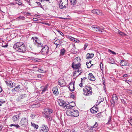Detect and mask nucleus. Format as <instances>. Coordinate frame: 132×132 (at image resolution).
<instances>
[{"instance_id": "obj_1", "label": "nucleus", "mask_w": 132, "mask_h": 132, "mask_svg": "<svg viewBox=\"0 0 132 132\" xmlns=\"http://www.w3.org/2000/svg\"><path fill=\"white\" fill-rule=\"evenodd\" d=\"M31 39L33 40L34 44L37 47H43L41 50L43 54L47 55L49 54V49L48 46L46 45L44 46L43 44L41 43L37 37H32Z\"/></svg>"}, {"instance_id": "obj_2", "label": "nucleus", "mask_w": 132, "mask_h": 132, "mask_svg": "<svg viewBox=\"0 0 132 132\" xmlns=\"http://www.w3.org/2000/svg\"><path fill=\"white\" fill-rule=\"evenodd\" d=\"M44 112H43V116L47 119L48 121H51L52 119L50 114L52 113V110L50 109L45 108L44 109Z\"/></svg>"}, {"instance_id": "obj_3", "label": "nucleus", "mask_w": 132, "mask_h": 132, "mask_svg": "<svg viewBox=\"0 0 132 132\" xmlns=\"http://www.w3.org/2000/svg\"><path fill=\"white\" fill-rule=\"evenodd\" d=\"M84 94L85 96H90L92 94V88L90 86H86L83 89Z\"/></svg>"}, {"instance_id": "obj_4", "label": "nucleus", "mask_w": 132, "mask_h": 132, "mask_svg": "<svg viewBox=\"0 0 132 132\" xmlns=\"http://www.w3.org/2000/svg\"><path fill=\"white\" fill-rule=\"evenodd\" d=\"M28 118H22L19 124L23 127L27 128L28 126Z\"/></svg>"}, {"instance_id": "obj_5", "label": "nucleus", "mask_w": 132, "mask_h": 132, "mask_svg": "<svg viewBox=\"0 0 132 132\" xmlns=\"http://www.w3.org/2000/svg\"><path fill=\"white\" fill-rule=\"evenodd\" d=\"M59 7L61 9L66 8L68 6V0H60L59 2Z\"/></svg>"}, {"instance_id": "obj_6", "label": "nucleus", "mask_w": 132, "mask_h": 132, "mask_svg": "<svg viewBox=\"0 0 132 132\" xmlns=\"http://www.w3.org/2000/svg\"><path fill=\"white\" fill-rule=\"evenodd\" d=\"M80 63L77 64H75L74 62H73L72 64V67L74 69H75V70H79V72L81 71L80 70Z\"/></svg>"}, {"instance_id": "obj_7", "label": "nucleus", "mask_w": 132, "mask_h": 132, "mask_svg": "<svg viewBox=\"0 0 132 132\" xmlns=\"http://www.w3.org/2000/svg\"><path fill=\"white\" fill-rule=\"evenodd\" d=\"M23 43L22 42H19L16 43L14 44L13 48L16 50L17 51L18 49L20 47L23 45Z\"/></svg>"}, {"instance_id": "obj_8", "label": "nucleus", "mask_w": 132, "mask_h": 132, "mask_svg": "<svg viewBox=\"0 0 132 132\" xmlns=\"http://www.w3.org/2000/svg\"><path fill=\"white\" fill-rule=\"evenodd\" d=\"M26 50V47L23 43L22 45L18 49L17 51L19 52L24 53Z\"/></svg>"}, {"instance_id": "obj_9", "label": "nucleus", "mask_w": 132, "mask_h": 132, "mask_svg": "<svg viewBox=\"0 0 132 132\" xmlns=\"http://www.w3.org/2000/svg\"><path fill=\"white\" fill-rule=\"evenodd\" d=\"M49 129L47 125H42L41 127V129L40 131V132H48Z\"/></svg>"}, {"instance_id": "obj_10", "label": "nucleus", "mask_w": 132, "mask_h": 132, "mask_svg": "<svg viewBox=\"0 0 132 132\" xmlns=\"http://www.w3.org/2000/svg\"><path fill=\"white\" fill-rule=\"evenodd\" d=\"M92 28L93 29V30L95 31L99 32H102L101 28L99 27L96 25H93L92 26Z\"/></svg>"}, {"instance_id": "obj_11", "label": "nucleus", "mask_w": 132, "mask_h": 132, "mask_svg": "<svg viewBox=\"0 0 132 132\" xmlns=\"http://www.w3.org/2000/svg\"><path fill=\"white\" fill-rule=\"evenodd\" d=\"M58 103L60 106L65 107L67 105V103L64 101L62 100H59L58 101Z\"/></svg>"}, {"instance_id": "obj_12", "label": "nucleus", "mask_w": 132, "mask_h": 132, "mask_svg": "<svg viewBox=\"0 0 132 132\" xmlns=\"http://www.w3.org/2000/svg\"><path fill=\"white\" fill-rule=\"evenodd\" d=\"M26 94H21L20 95L16 98V101L17 102H21L22 99L26 97Z\"/></svg>"}, {"instance_id": "obj_13", "label": "nucleus", "mask_w": 132, "mask_h": 132, "mask_svg": "<svg viewBox=\"0 0 132 132\" xmlns=\"http://www.w3.org/2000/svg\"><path fill=\"white\" fill-rule=\"evenodd\" d=\"M58 82L59 84L61 86H64L66 85V82L63 79H59L58 80Z\"/></svg>"}, {"instance_id": "obj_14", "label": "nucleus", "mask_w": 132, "mask_h": 132, "mask_svg": "<svg viewBox=\"0 0 132 132\" xmlns=\"http://www.w3.org/2000/svg\"><path fill=\"white\" fill-rule=\"evenodd\" d=\"M118 97L116 94H113L112 96V100L111 101L112 104H113L117 102L118 100Z\"/></svg>"}, {"instance_id": "obj_15", "label": "nucleus", "mask_w": 132, "mask_h": 132, "mask_svg": "<svg viewBox=\"0 0 132 132\" xmlns=\"http://www.w3.org/2000/svg\"><path fill=\"white\" fill-rule=\"evenodd\" d=\"M88 79L91 81H94L95 80V79L93 74L91 73H89L88 76Z\"/></svg>"}, {"instance_id": "obj_16", "label": "nucleus", "mask_w": 132, "mask_h": 132, "mask_svg": "<svg viewBox=\"0 0 132 132\" xmlns=\"http://www.w3.org/2000/svg\"><path fill=\"white\" fill-rule=\"evenodd\" d=\"M69 90L71 91H73L75 89L74 84L73 83H70L69 84Z\"/></svg>"}, {"instance_id": "obj_17", "label": "nucleus", "mask_w": 132, "mask_h": 132, "mask_svg": "<svg viewBox=\"0 0 132 132\" xmlns=\"http://www.w3.org/2000/svg\"><path fill=\"white\" fill-rule=\"evenodd\" d=\"M72 111L73 116L74 117H77L79 116V113L78 110H74Z\"/></svg>"}, {"instance_id": "obj_18", "label": "nucleus", "mask_w": 132, "mask_h": 132, "mask_svg": "<svg viewBox=\"0 0 132 132\" xmlns=\"http://www.w3.org/2000/svg\"><path fill=\"white\" fill-rule=\"evenodd\" d=\"M52 91L53 92V94L55 95H58L59 93L57 87H54L53 88Z\"/></svg>"}, {"instance_id": "obj_19", "label": "nucleus", "mask_w": 132, "mask_h": 132, "mask_svg": "<svg viewBox=\"0 0 132 132\" xmlns=\"http://www.w3.org/2000/svg\"><path fill=\"white\" fill-rule=\"evenodd\" d=\"M60 56L61 57L64 55L66 50L64 48H63L60 50Z\"/></svg>"}, {"instance_id": "obj_20", "label": "nucleus", "mask_w": 132, "mask_h": 132, "mask_svg": "<svg viewBox=\"0 0 132 132\" xmlns=\"http://www.w3.org/2000/svg\"><path fill=\"white\" fill-rule=\"evenodd\" d=\"M94 56V54H89L88 53L86 55V58L87 59H90L91 58L93 57Z\"/></svg>"}, {"instance_id": "obj_21", "label": "nucleus", "mask_w": 132, "mask_h": 132, "mask_svg": "<svg viewBox=\"0 0 132 132\" xmlns=\"http://www.w3.org/2000/svg\"><path fill=\"white\" fill-rule=\"evenodd\" d=\"M62 42L60 41L59 39L57 40L54 42V43L56 45V47H58V46L62 43Z\"/></svg>"}, {"instance_id": "obj_22", "label": "nucleus", "mask_w": 132, "mask_h": 132, "mask_svg": "<svg viewBox=\"0 0 132 132\" xmlns=\"http://www.w3.org/2000/svg\"><path fill=\"white\" fill-rule=\"evenodd\" d=\"M19 119V116L18 115H14L12 118V120L14 121H16Z\"/></svg>"}, {"instance_id": "obj_23", "label": "nucleus", "mask_w": 132, "mask_h": 132, "mask_svg": "<svg viewBox=\"0 0 132 132\" xmlns=\"http://www.w3.org/2000/svg\"><path fill=\"white\" fill-rule=\"evenodd\" d=\"M108 61L109 63H111L112 64H114L115 63L114 59L112 57L109 58L108 59Z\"/></svg>"}, {"instance_id": "obj_24", "label": "nucleus", "mask_w": 132, "mask_h": 132, "mask_svg": "<svg viewBox=\"0 0 132 132\" xmlns=\"http://www.w3.org/2000/svg\"><path fill=\"white\" fill-rule=\"evenodd\" d=\"M73 103V105H69L67 104V105L65 106V107H66L67 109H69L72 108V107L75 106V103Z\"/></svg>"}, {"instance_id": "obj_25", "label": "nucleus", "mask_w": 132, "mask_h": 132, "mask_svg": "<svg viewBox=\"0 0 132 132\" xmlns=\"http://www.w3.org/2000/svg\"><path fill=\"white\" fill-rule=\"evenodd\" d=\"M98 126V124L97 123V122H96L94 125L92 126L89 128L90 131H92L93 129V128L97 127Z\"/></svg>"}, {"instance_id": "obj_26", "label": "nucleus", "mask_w": 132, "mask_h": 132, "mask_svg": "<svg viewBox=\"0 0 132 132\" xmlns=\"http://www.w3.org/2000/svg\"><path fill=\"white\" fill-rule=\"evenodd\" d=\"M71 4L72 5H75L77 3V0H69Z\"/></svg>"}, {"instance_id": "obj_27", "label": "nucleus", "mask_w": 132, "mask_h": 132, "mask_svg": "<svg viewBox=\"0 0 132 132\" xmlns=\"http://www.w3.org/2000/svg\"><path fill=\"white\" fill-rule=\"evenodd\" d=\"M127 62L123 60H122L120 62V64L122 66L127 65Z\"/></svg>"}, {"instance_id": "obj_28", "label": "nucleus", "mask_w": 132, "mask_h": 132, "mask_svg": "<svg viewBox=\"0 0 132 132\" xmlns=\"http://www.w3.org/2000/svg\"><path fill=\"white\" fill-rule=\"evenodd\" d=\"M15 90V91L18 92L20 90V88L19 85H18L14 88Z\"/></svg>"}, {"instance_id": "obj_29", "label": "nucleus", "mask_w": 132, "mask_h": 132, "mask_svg": "<svg viewBox=\"0 0 132 132\" xmlns=\"http://www.w3.org/2000/svg\"><path fill=\"white\" fill-rule=\"evenodd\" d=\"M79 70H75V72L73 73V77L74 79L76 78H77L78 76H77L76 75V73H77V72H79Z\"/></svg>"}, {"instance_id": "obj_30", "label": "nucleus", "mask_w": 132, "mask_h": 132, "mask_svg": "<svg viewBox=\"0 0 132 132\" xmlns=\"http://www.w3.org/2000/svg\"><path fill=\"white\" fill-rule=\"evenodd\" d=\"M31 125L32 126H33L35 128L37 129L38 127V125H36L34 123L31 122Z\"/></svg>"}, {"instance_id": "obj_31", "label": "nucleus", "mask_w": 132, "mask_h": 132, "mask_svg": "<svg viewBox=\"0 0 132 132\" xmlns=\"http://www.w3.org/2000/svg\"><path fill=\"white\" fill-rule=\"evenodd\" d=\"M96 14L100 16H102L103 15V14L102 13V11L100 10H98V11H97Z\"/></svg>"}, {"instance_id": "obj_32", "label": "nucleus", "mask_w": 132, "mask_h": 132, "mask_svg": "<svg viewBox=\"0 0 132 132\" xmlns=\"http://www.w3.org/2000/svg\"><path fill=\"white\" fill-rule=\"evenodd\" d=\"M69 116H73V114H72V111H69L67 112L66 113Z\"/></svg>"}, {"instance_id": "obj_33", "label": "nucleus", "mask_w": 132, "mask_h": 132, "mask_svg": "<svg viewBox=\"0 0 132 132\" xmlns=\"http://www.w3.org/2000/svg\"><path fill=\"white\" fill-rule=\"evenodd\" d=\"M84 11L82 10H78L76 11H75V12L78 14H81L84 13Z\"/></svg>"}, {"instance_id": "obj_34", "label": "nucleus", "mask_w": 132, "mask_h": 132, "mask_svg": "<svg viewBox=\"0 0 132 132\" xmlns=\"http://www.w3.org/2000/svg\"><path fill=\"white\" fill-rule=\"evenodd\" d=\"M12 126H14V127H15L17 129L20 127V126L18 125V124L15 125L14 124H12L10 125V127H12Z\"/></svg>"}, {"instance_id": "obj_35", "label": "nucleus", "mask_w": 132, "mask_h": 132, "mask_svg": "<svg viewBox=\"0 0 132 132\" xmlns=\"http://www.w3.org/2000/svg\"><path fill=\"white\" fill-rule=\"evenodd\" d=\"M94 108H91L90 109V111L92 113H96L97 111L95 110H94L93 109Z\"/></svg>"}, {"instance_id": "obj_36", "label": "nucleus", "mask_w": 132, "mask_h": 132, "mask_svg": "<svg viewBox=\"0 0 132 132\" xmlns=\"http://www.w3.org/2000/svg\"><path fill=\"white\" fill-rule=\"evenodd\" d=\"M25 17L23 16H20L16 18V20H18L19 19L23 20L25 19Z\"/></svg>"}, {"instance_id": "obj_37", "label": "nucleus", "mask_w": 132, "mask_h": 132, "mask_svg": "<svg viewBox=\"0 0 132 132\" xmlns=\"http://www.w3.org/2000/svg\"><path fill=\"white\" fill-rule=\"evenodd\" d=\"M5 82L7 85L10 87L11 85V84L12 83V81H5Z\"/></svg>"}, {"instance_id": "obj_38", "label": "nucleus", "mask_w": 132, "mask_h": 132, "mask_svg": "<svg viewBox=\"0 0 132 132\" xmlns=\"http://www.w3.org/2000/svg\"><path fill=\"white\" fill-rule=\"evenodd\" d=\"M36 3L37 4V5L38 6H39V7H40L41 8H42V9H43L44 10V7L42 6V5L41 3L40 2H36Z\"/></svg>"}, {"instance_id": "obj_39", "label": "nucleus", "mask_w": 132, "mask_h": 132, "mask_svg": "<svg viewBox=\"0 0 132 132\" xmlns=\"http://www.w3.org/2000/svg\"><path fill=\"white\" fill-rule=\"evenodd\" d=\"M111 120V116H110L108 118V122L106 123V124H110V122Z\"/></svg>"}, {"instance_id": "obj_40", "label": "nucleus", "mask_w": 132, "mask_h": 132, "mask_svg": "<svg viewBox=\"0 0 132 132\" xmlns=\"http://www.w3.org/2000/svg\"><path fill=\"white\" fill-rule=\"evenodd\" d=\"M35 71H38L42 73H43L44 72V71L43 69H39V68H38V69L37 70H35Z\"/></svg>"}, {"instance_id": "obj_41", "label": "nucleus", "mask_w": 132, "mask_h": 132, "mask_svg": "<svg viewBox=\"0 0 132 132\" xmlns=\"http://www.w3.org/2000/svg\"><path fill=\"white\" fill-rule=\"evenodd\" d=\"M47 90V87L45 86L44 87L43 89L42 90V92H41V94H43Z\"/></svg>"}, {"instance_id": "obj_42", "label": "nucleus", "mask_w": 132, "mask_h": 132, "mask_svg": "<svg viewBox=\"0 0 132 132\" xmlns=\"http://www.w3.org/2000/svg\"><path fill=\"white\" fill-rule=\"evenodd\" d=\"M97 11H98V10L97 9H94L92 10V13L96 14Z\"/></svg>"}, {"instance_id": "obj_43", "label": "nucleus", "mask_w": 132, "mask_h": 132, "mask_svg": "<svg viewBox=\"0 0 132 132\" xmlns=\"http://www.w3.org/2000/svg\"><path fill=\"white\" fill-rule=\"evenodd\" d=\"M86 64L87 65V68H90L92 66V64H91V63L88 64V62H86Z\"/></svg>"}, {"instance_id": "obj_44", "label": "nucleus", "mask_w": 132, "mask_h": 132, "mask_svg": "<svg viewBox=\"0 0 132 132\" xmlns=\"http://www.w3.org/2000/svg\"><path fill=\"white\" fill-rule=\"evenodd\" d=\"M75 94L73 92H72L71 94V96L70 97L71 98L74 99V98L75 97V95H74Z\"/></svg>"}, {"instance_id": "obj_45", "label": "nucleus", "mask_w": 132, "mask_h": 132, "mask_svg": "<svg viewBox=\"0 0 132 132\" xmlns=\"http://www.w3.org/2000/svg\"><path fill=\"white\" fill-rule=\"evenodd\" d=\"M100 68L102 70L103 69V65L101 62L100 65Z\"/></svg>"}, {"instance_id": "obj_46", "label": "nucleus", "mask_w": 132, "mask_h": 132, "mask_svg": "<svg viewBox=\"0 0 132 132\" xmlns=\"http://www.w3.org/2000/svg\"><path fill=\"white\" fill-rule=\"evenodd\" d=\"M102 80H103V84L104 85V86H105V80L104 77H102Z\"/></svg>"}, {"instance_id": "obj_47", "label": "nucleus", "mask_w": 132, "mask_h": 132, "mask_svg": "<svg viewBox=\"0 0 132 132\" xmlns=\"http://www.w3.org/2000/svg\"><path fill=\"white\" fill-rule=\"evenodd\" d=\"M15 84L14 82H12V83H11V85L10 87L12 88L13 86H15Z\"/></svg>"}, {"instance_id": "obj_48", "label": "nucleus", "mask_w": 132, "mask_h": 132, "mask_svg": "<svg viewBox=\"0 0 132 132\" xmlns=\"http://www.w3.org/2000/svg\"><path fill=\"white\" fill-rule=\"evenodd\" d=\"M121 102L123 104L125 105L126 104V101H125V100L123 99H122L121 100Z\"/></svg>"}, {"instance_id": "obj_49", "label": "nucleus", "mask_w": 132, "mask_h": 132, "mask_svg": "<svg viewBox=\"0 0 132 132\" xmlns=\"http://www.w3.org/2000/svg\"><path fill=\"white\" fill-rule=\"evenodd\" d=\"M109 52H110L112 53L114 55H116V53L113 51H112V50H109Z\"/></svg>"}, {"instance_id": "obj_50", "label": "nucleus", "mask_w": 132, "mask_h": 132, "mask_svg": "<svg viewBox=\"0 0 132 132\" xmlns=\"http://www.w3.org/2000/svg\"><path fill=\"white\" fill-rule=\"evenodd\" d=\"M33 60L34 61L36 62H39L40 59L37 58H35Z\"/></svg>"}, {"instance_id": "obj_51", "label": "nucleus", "mask_w": 132, "mask_h": 132, "mask_svg": "<svg viewBox=\"0 0 132 132\" xmlns=\"http://www.w3.org/2000/svg\"><path fill=\"white\" fill-rule=\"evenodd\" d=\"M118 33L121 36H123L124 34L123 32L119 30L118 31Z\"/></svg>"}, {"instance_id": "obj_52", "label": "nucleus", "mask_w": 132, "mask_h": 132, "mask_svg": "<svg viewBox=\"0 0 132 132\" xmlns=\"http://www.w3.org/2000/svg\"><path fill=\"white\" fill-rule=\"evenodd\" d=\"M16 3L17 4H18V5H21L22 4V3L21 2H20V1L19 2H16Z\"/></svg>"}, {"instance_id": "obj_53", "label": "nucleus", "mask_w": 132, "mask_h": 132, "mask_svg": "<svg viewBox=\"0 0 132 132\" xmlns=\"http://www.w3.org/2000/svg\"><path fill=\"white\" fill-rule=\"evenodd\" d=\"M36 116V115L35 114H32L30 116L32 119H34Z\"/></svg>"}, {"instance_id": "obj_54", "label": "nucleus", "mask_w": 132, "mask_h": 132, "mask_svg": "<svg viewBox=\"0 0 132 132\" xmlns=\"http://www.w3.org/2000/svg\"><path fill=\"white\" fill-rule=\"evenodd\" d=\"M129 120L128 121L129 122H132V117H130V118H129Z\"/></svg>"}, {"instance_id": "obj_55", "label": "nucleus", "mask_w": 132, "mask_h": 132, "mask_svg": "<svg viewBox=\"0 0 132 132\" xmlns=\"http://www.w3.org/2000/svg\"><path fill=\"white\" fill-rule=\"evenodd\" d=\"M59 33V34L62 36H64V34H63L60 31H57Z\"/></svg>"}, {"instance_id": "obj_56", "label": "nucleus", "mask_w": 132, "mask_h": 132, "mask_svg": "<svg viewBox=\"0 0 132 132\" xmlns=\"http://www.w3.org/2000/svg\"><path fill=\"white\" fill-rule=\"evenodd\" d=\"M88 45L87 44H85L84 45V47H83V48L84 50H85L86 49V47Z\"/></svg>"}, {"instance_id": "obj_57", "label": "nucleus", "mask_w": 132, "mask_h": 132, "mask_svg": "<svg viewBox=\"0 0 132 132\" xmlns=\"http://www.w3.org/2000/svg\"><path fill=\"white\" fill-rule=\"evenodd\" d=\"M79 131L76 130V128H75L73 129V131L72 132H79Z\"/></svg>"}, {"instance_id": "obj_58", "label": "nucleus", "mask_w": 132, "mask_h": 132, "mask_svg": "<svg viewBox=\"0 0 132 132\" xmlns=\"http://www.w3.org/2000/svg\"><path fill=\"white\" fill-rule=\"evenodd\" d=\"M129 75L127 74H125L123 75V77H127L128 76H129Z\"/></svg>"}, {"instance_id": "obj_59", "label": "nucleus", "mask_w": 132, "mask_h": 132, "mask_svg": "<svg viewBox=\"0 0 132 132\" xmlns=\"http://www.w3.org/2000/svg\"><path fill=\"white\" fill-rule=\"evenodd\" d=\"M33 66L32 67V68H38L36 66V65H33Z\"/></svg>"}, {"instance_id": "obj_60", "label": "nucleus", "mask_w": 132, "mask_h": 132, "mask_svg": "<svg viewBox=\"0 0 132 132\" xmlns=\"http://www.w3.org/2000/svg\"><path fill=\"white\" fill-rule=\"evenodd\" d=\"M24 14H29L30 15H31V14L29 12H24Z\"/></svg>"}, {"instance_id": "obj_61", "label": "nucleus", "mask_w": 132, "mask_h": 132, "mask_svg": "<svg viewBox=\"0 0 132 132\" xmlns=\"http://www.w3.org/2000/svg\"><path fill=\"white\" fill-rule=\"evenodd\" d=\"M7 46L8 45L7 44H6L5 45H3L2 46L3 47L5 48L7 47Z\"/></svg>"}, {"instance_id": "obj_62", "label": "nucleus", "mask_w": 132, "mask_h": 132, "mask_svg": "<svg viewBox=\"0 0 132 132\" xmlns=\"http://www.w3.org/2000/svg\"><path fill=\"white\" fill-rule=\"evenodd\" d=\"M83 83L81 82L79 84V86L81 87H82L83 86Z\"/></svg>"}, {"instance_id": "obj_63", "label": "nucleus", "mask_w": 132, "mask_h": 132, "mask_svg": "<svg viewBox=\"0 0 132 132\" xmlns=\"http://www.w3.org/2000/svg\"><path fill=\"white\" fill-rule=\"evenodd\" d=\"M81 82L83 83V84H84V83L85 82V80H82V78H81Z\"/></svg>"}, {"instance_id": "obj_64", "label": "nucleus", "mask_w": 132, "mask_h": 132, "mask_svg": "<svg viewBox=\"0 0 132 132\" xmlns=\"http://www.w3.org/2000/svg\"><path fill=\"white\" fill-rule=\"evenodd\" d=\"M64 132H70V131L69 129L67 130Z\"/></svg>"}]
</instances>
